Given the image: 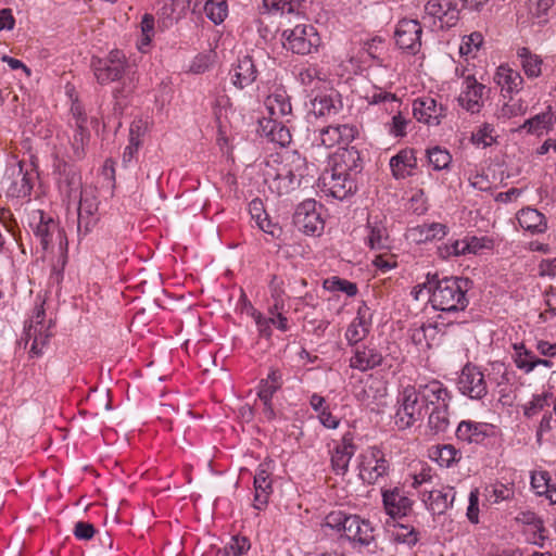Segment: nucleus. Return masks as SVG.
Instances as JSON below:
<instances>
[{
    "mask_svg": "<svg viewBox=\"0 0 556 556\" xmlns=\"http://www.w3.org/2000/svg\"><path fill=\"white\" fill-rule=\"evenodd\" d=\"M425 13L440 23V28H451L459 18V11L453 0H429L425 5Z\"/></svg>",
    "mask_w": 556,
    "mask_h": 556,
    "instance_id": "nucleus-16",
    "label": "nucleus"
},
{
    "mask_svg": "<svg viewBox=\"0 0 556 556\" xmlns=\"http://www.w3.org/2000/svg\"><path fill=\"white\" fill-rule=\"evenodd\" d=\"M514 354L511 355L515 366L523 371L530 374L534 370V361L536 355L533 351L526 348L523 342L513 344Z\"/></svg>",
    "mask_w": 556,
    "mask_h": 556,
    "instance_id": "nucleus-36",
    "label": "nucleus"
},
{
    "mask_svg": "<svg viewBox=\"0 0 556 556\" xmlns=\"http://www.w3.org/2000/svg\"><path fill=\"white\" fill-rule=\"evenodd\" d=\"M359 477L369 484L389 475L390 462L377 446H370L359 455Z\"/></svg>",
    "mask_w": 556,
    "mask_h": 556,
    "instance_id": "nucleus-8",
    "label": "nucleus"
},
{
    "mask_svg": "<svg viewBox=\"0 0 556 556\" xmlns=\"http://www.w3.org/2000/svg\"><path fill=\"white\" fill-rule=\"evenodd\" d=\"M455 495L454 488L444 486L441 490L430 491L428 497L424 501L429 510L433 514L442 515L453 505Z\"/></svg>",
    "mask_w": 556,
    "mask_h": 556,
    "instance_id": "nucleus-31",
    "label": "nucleus"
},
{
    "mask_svg": "<svg viewBox=\"0 0 556 556\" xmlns=\"http://www.w3.org/2000/svg\"><path fill=\"white\" fill-rule=\"evenodd\" d=\"M302 1L303 0H263V7L268 12H280L281 14L287 12L291 14L298 11Z\"/></svg>",
    "mask_w": 556,
    "mask_h": 556,
    "instance_id": "nucleus-47",
    "label": "nucleus"
},
{
    "mask_svg": "<svg viewBox=\"0 0 556 556\" xmlns=\"http://www.w3.org/2000/svg\"><path fill=\"white\" fill-rule=\"evenodd\" d=\"M521 228L532 233H542L546 230L545 216L535 208H522L517 214Z\"/></svg>",
    "mask_w": 556,
    "mask_h": 556,
    "instance_id": "nucleus-33",
    "label": "nucleus"
},
{
    "mask_svg": "<svg viewBox=\"0 0 556 556\" xmlns=\"http://www.w3.org/2000/svg\"><path fill=\"white\" fill-rule=\"evenodd\" d=\"M351 432L343 434L341 442L331 453V468L336 475L344 476L349 470L350 460L355 454L356 446Z\"/></svg>",
    "mask_w": 556,
    "mask_h": 556,
    "instance_id": "nucleus-19",
    "label": "nucleus"
},
{
    "mask_svg": "<svg viewBox=\"0 0 556 556\" xmlns=\"http://www.w3.org/2000/svg\"><path fill=\"white\" fill-rule=\"evenodd\" d=\"M283 376L280 369L271 367L266 378L262 379L257 387V396L260 400H267L281 389Z\"/></svg>",
    "mask_w": 556,
    "mask_h": 556,
    "instance_id": "nucleus-34",
    "label": "nucleus"
},
{
    "mask_svg": "<svg viewBox=\"0 0 556 556\" xmlns=\"http://www.w3.org/2000/svg\"><path fill=\"white\" fill-rule=\"evenodd\" d=\"M494 128L490 124L482 125L477 131H475L471 136L472 142L482 148H486L492 146L495 142V138L493 137Z\"/></svg>",
    "mask_w": 556,
    "mask_h": 556,
    "instance_id": "nucleus-52",
    "label": "nucleus"
},
{
    "mask_svg": "<svg viewBox=\"0 0 556 556\" xmlns=\"http://www.w3.org/2000/svg\"><path fill=\"white\" fill-rule=\"evenodd\" d=\"M416 389L419 393V397L426 406L435 407L443 406V404H450L451 395L443 383L438 380H431L428 383L419 384Z\"/></svg>",
    "mask_w": 556,
    "mask_h": 556,
    "instance_id": "nucleus-26",
    "label": "nucleus"
},
{
    "mask_svg": "<svg viewBox=\"0 0 556 556\" xmlns=\"http://www.w3.org/2000/svg\"><path fill=\"white\" fill-rule=\"evenodd\" d=\"M342 106L341 94L336 90L318 93L312 100V113L318 117L333 116L342 110Z\"/></svg>",
    "mask_w": 556,
    "mask_h": 556,
    "instance_id": "nucleus-24",
    "label": "nucleus"
},
{
    "mask_svg": "<svg viewBox=\"0 0 556 556\" xmlns=\"http://www.w3.org/2000/svg\"><path fill=\"white\" fill-rule=\"evenodd\" d=\"M472 281L463 277H443L427 275L424 286L430 294L429 301L432 307L442 313H458L465 311L469 304L467 292Z\"/></svg>",
    "mask_w": 556,
    "mask_h": 556,
    "instance_id": "nucleus-1",
    "label": "nucleus"
},
{
    "mask_svg": "<svg viewBox=\"0 0 556 556\" xmlns=\"http://www.w3.org/2000/svg\"><path fill=\"white\" fill-rule=\"evenodd\" d=\"M447 233V227L441 223L424 224L414 229L418 241L440 240Z\"/></svg>",
    "mask_w": 556,
    "mask_h": 556,
    "instance_id": "nucleus-40",
    "label": "nucleus"
},
{
    "mask_svg": "<svg viewBox=\"0 0 556 556\" xmlns=\"http://www.w3.org/2000/svg\"><path fill=\"white\" fill-rule=\"evenodd\" d=\"M400 406L394 416V422L400 430L412 427L424 417V407L419 404V393L416 387L406 386L400 393Z\"/></svg>",
    "mask_w": 556,
    "mask_h": 556,
    "instance_id": "nucleus-7",
    "label": "nucleus"
},
{
    "mask_svg": "<svg viewBox=\"0 0 556 556\" xmlns=\"http://www.w3.org/2000/svg\"><path fill=\"white\" fill-rule=\"evenodd\" d=\"M483 43V36L479 31H473L468 36H464L460 47L459 53L462 55H469L476 53Z\"/></svg>",
    "mask_w": 556,
    "mask_h": 556,
    "instance_id": "nucleus-50",
    "label": "nucleus"
},
{
    "mask_svg": "<svg viewBox=\"0 0 556 556\" xmlns=\"http://www.w3.org/2000/svg\"><path fill=\"white\" fill-rule=\"evenodd\" d=\"M381 496L386 514L393 519L406 517L413 509L414 501L397 486L382 489Z\"/></svg>",
    "mask_w": 556,
    "mask_h": 556,
    "instance_id": "nucleus-14",
    "label": "nucleus"
},
{
    "mask_svg": "<svg viewBox=\"0 0 556 556\" xmlns=\"http://www.w3.org/2000/svg\"><path fill=\"white\" fill-rule=\"evenodd\" d=\"M429 164L434 170H442L448 167L452 162V155L445 149L433 147L427 150Z\"/></svg>",
    "mask_w": 556,
    "mask_h": 556,
    "instance_id": "nucleus-45",
    "label": "nucleus"
},
{
    "mask_svg": "<svg viewBox=\"0 0 556 556\" xmlns=\"http://www.w3.org/2000/svg\"><path fill=\"white\" fill-rule=\"evenodd\" d=\"M464 84L465 89L458 97L459 105L471 113L480 112L485 86L478 83L473 76H467Z\"/></svg>",
    "mask_w": 556,
    "mask_h": 556,
    "instance_id": "nucleus-22",
    "label": "nucleus"
},
{
    "mask_svg": "<svg viewBox=\"0 0 556 556\" xmlns=\"http://www.w3.org/2000/svg\"><path fill=\"white\" fill-rule=\"evenodd\" d=\"M337 129H338L339 144H345V146H348L350 142H352L358 132L357 128L354 125H350V124L337 125Z\"/></svg>",
    "mask_w": 556,
    "mask_h": 556,
    "instance_id": "nucleus-61",
    "label": "nucleus"
},
{
    "mask_svg": "<svg viewBox=\"0 0 556 556\" xmlns=\"http://www.w3.org/2000/svg\"><path fill=\"white\" fill-rule=\"evenodd\" d=\"M442 315L438 316V320L434 324H422L424 329L426 330V338H427V349H430L432 344L438 340L439 333L442 331V328L453 324L452 321L445 324L443 320Z\"/></svg>",
    "mask_w": 556,
    "mask_h": 556,
    "instance_id": "nucleus-56",
    "label": "nucleus"
},
{
    "mask_svg": "<svg viewBox=\"0 0 556 556\" xmlns=\"http://www.w3.org/2000/svg\"><path fill=\"white\" fill-rule=\"evenodd\" d=\"M291 121L263 117L258 122V132L267 140L286 147L291 142V132L287 124Z\"/></svg>",
    "mask_w": 556,
    "mask_h": 556,
    "instance_id": "nucleus-18",
    "label": "nucleus"
},
{
    "mask_svg": "<svg viewBox=\"0 0 556 556\" xmlns=\"http://www.w3.org/2000/svg\"><path fill=\"white\" fill-rule=\"evenodd\" d=\"M251 548L250 540L245 536L235 535L215 556H242Z\"/></svg>",
    "mask_w": 556,
    "mask_h": 556,
    "instance_id": "nucleus-39",
    "label": "nucleus"
},
{
    "mask_svg": "<svg viewBox=\"0 0 556 556\" xmlns=\"http://www.w3.org/2000/svg\"><path fill=\"white\" fill-rule=\"evenodd\" d=\"M382 354L374 346H356L354 355L350 359V367L361 371H367L378 367L382 363Z\"/></svg>",
    "mask_w": 556,
    "mask_h": 556,
    "instance_id": "nucleus-27",
    "label": "nucleus"
},
{
    "mask_svg": "<svg viewBox=\"0 0 556 556\" xmlns=\"http://www.w3.org/2000/svg\"><path fill=\"white\" fill-rule=\"evenodd\" d=\"M206 17L215 25L225 21L228 15L227 0H206L203 7Z\"/></svg>",
    "mask_w": 556,
    "mask_h": 556,
    "instance_id": "nucleus-41",
    "label": "nucleus"
},
{
    "mask_svg": "<svg viewBox=\"0 0 556 556\" xmlns=\"http://www.w3.org/2000/svg\"><path fill=\"white\" fill-rule=\"evenodd\" d=\"M409 336L412 342L421 349H427V338L426 330L424 329V325L414 326L409 329Z\"/></svg>",
    "mask_w": 556,
    "mask_h": 556,
    "instance_id": "nucleus-63",
    "label": "nucleus"
},
{
    "mask_svg": "<svg viewBox=\"0 0 556 556\" xmlns=\"http://www.w3.org/2000/svg\"><path fill=\"white\" fill-rule=\"evenodd\" d=\"M318 139L320 140V143L326 148H332L339 144L337 125H329L321 128L318 131Z\"/></svg>",
    "mask_w": 556,
    "mask_h": 556,
    "instance_id": "nucleus-58",
    "label": "nucleus"
},
{
    "mask_svg": "<svg viewBox=\"0 0 556 556\" xmlns=\"http://www.w3.org/2000/svg\"><path fill=\"white\" fill-rule=\"evenodd\" d=\"M535 349L540 355L548 358L556 357V343H551L546 340H538Z\"/></svg>",
    "mask_w": 556,
    "mask_h": 556,
    "instance_id": "nucleus-64",
    "label": "nucleus"
},
{
    "mask_svg": "<svg viewBox=\"0 0 556 556\" xmlns=\"http://www.w3.org/2000/svg\"><path fill=\"white\" fill-rule=\"evenodd\" d=\"M409 121L406 119L401 113L395 114L392 117L391 123L388 125V129L390 135L393 137H404L406 136V128Z\"/></svg>",
    "mask_w": 556,
    "mask_h": 556,
    "instance_id": "nucleus-59",
    "label": "nucleus"
},
{
    "mask_svg": "<svg viewBox=\"0 0 556 556\" xmlns=\"http://www.w3.org/2000/svg\"><path fill=\"white\" fill-rule=\"evenodd\" d=\"M73 533L76 539L88 541L91 540L96 533L93 525L87 521H77L74 526Z\"/></svg>",
    "mask_w": 556,
    "mask_h": 556,
    "instance_id": "nucleus-60",
    "label": "nucleus"
},
{
    "mask_svg": "<svg viewBox=\"0 0 556 556\" xmlns=\"http://www.w3.org/2000/svg\"><path fill=\"white\" fill-rule=\"evenodd\" d=\"M552 122V115L549 113H541L529 119H527L520 129H527L530 134H540L548 127Z\"/></svg>",
    "mask_w": 556,
    "mask_h": 556,
    "instance_id": "nucleus-48",
    "label": "nucleus"
},
{
    "mask_svg": "<svg viewBox=\"0 0 556 556\" xmlns=\"http://www.w3.org/2000/svg\"><path fill=\"white\" fill-rule=\"evenodd\" d=\"M368 307L361 306L357 312V316L352 320L349 325L345 339L348 340L350 345H356L358 342L363 341L370 330V321L368 316Z\"/></svg>",
    "mask_w": 556,
    "mask_h": 556,
    "instance_id": "nucleus-29",
    "label": "nucleus"
},
{
    "mask_svg": "<svg viewBox=\"0 0 556 556\" xmlns=\"http://www.w3.org/2000/svg\"><path fill=\"white\" fill-rule=\"evenodd\" d=\"M321 210L323 205L313 199L301 202L293 215L294 225L305 235L319 236L325 227Z\"/></svg>",
    "mask_w": 556,
    "mask_h": 556,
    "instance_id": "nucleus-9",
    "label": "nucleus"
},
{
    "mask_svg": "<svg viewBox=\"0 0 556 556\" xmlns=\"http://www.w3.org/2000/svg\"><path fill=\"white\" fill-rule=\"evenodd\" d=\"M135 128L139 130V126L137 124H131L130 126V134H129V143L125 147L123 152V164L126 166L129 164L134 156L137 154L138 149L140 147V139L139 134H135Z\"/></svg>",
    "mask_w": 556,
    "mask_h": 556,
    "instance_id": "nucleus-51",
    "label": "nucleus"
},
{
    "mask_svg": "<svg viewBox=\"0 0 556 556\" xmlns=\"http://www.w3.org/2000/svg\"><path fill=\"white\" fill-rule=\"evenodd\" d=\"M351 516L341 510L331 511L325 517L324 526L345 534Z\"/></svg>",
    "mask_w": 556,
    "mask_h": 556,
    "instance_id": "nucleus-49",
    "label": "nucleus"
},
{
    "mask_svg": "<svg viewBox=\"0 0 556 556\" xmlns=\"http://www.w3.org/2000/svg\"><path fill=\"white\" fill-rule=\"evenodd\" d=\"M270 463L264 462L260 464L254 476L255 494L253 506L257 510H262L267 506L269 496L273 493V480L269 471Z\"/></svg>",
    "mask_w": 556,
    "mask_h": 556,
    "instance_id": "nucleus-17",
    "label": "nucleus"
},
{
    "mask_svg": "<svg viewBox=\"0 0 556 556\" xmlns=\"http://www.w3.org/2000/svg\"><path fill=\"white\" fill-rule=\"evenodd\" d=\"M352 156L351 152H344L333 159L330 168H326L318 178V187L327 197L343 200L356 191V184L351 176V168L345 157Z\"/></svg>",
    "mask_w": 556,
    "mask_h": 556,
    "instance_id": "nucleus-2",
    "label": "nucleus"
},
{
    "mask_svg": "<svg viewBox=\"0 0 556 556\" xmlns=\"http://www.w3.org/2000/svg\"><path fill=\"white\" fill-rule=\"evenodd\" d=\"M552 397L553 394L551 392L534 394L528 403L522 405L523 416L527 418H533L549 405V400Z\"/></svg>",
    "mask_w": 556,
    "mask_h": 556,
    "instance_id": "nucleus-43",
    "label": "nucleus"
},
{
    "mask_svg": "<svg viewBox=\"0 0 556 556\" xmlns=\"http://www.w3.org/2000/svg\"><path fill=\"white\" fill-rule=\"evenodd\" d=\"M393 538L396 543L413 547L419 541V532L413 526L397 523L394 526Z\"/></svg>",
    "mask_w": 556,
    "mask_h": 556,
    "instance_id": "nucleus-44",
    "label": "nucleus"
},
{
    "mask_svg": "<svg viewBox=\"0 0 556 556\" xmlns=\"http://www.w3.org/2000/svg\"><path fill=\"white\" fill-rule=\"evenodd\" d=\"M422 27L417 20H401L395 27L396 46L409 54H417L421 48Z\"/></svg>",
    "mask_w": 556,
    "mask_h": 556,
    "instance_id": "nucleus-11",
    "label": "nucleus"
},
{
    "mask_svg": "<svg viewBox=\"0 0 556 556\" xmlns=\"http://www.w3.org/2000/svg\"><path fill=\"white\" fill-rule=\"evenodd\" d=\"M364 241L370 250L383 251L390 249V237L386 225L378 216H369L365 227Z\"/></svg>",
    "mask_w": 556,
    "mask_h": 556,
    "instance_id": "nucleus-20",
    "label": "nucleus"
},
{
    "mask_svg": "<svg viewBox=\"0 0 556 556\" xmlns=\"http://www.w3.org/2000/svg\"><path fill=\"white\" fill-rule=\"evenodd\" d=\"M324 288L331 292H343L349 296H354L357 293L356 283L339 277L326 279L324 281Z\"/></svg>",
    "mask_w": 556,
    "mask_h": 556,
    "instance_id": "nucleus-46",
    "label": "nucleus"
},
{
    "mask_svg": "<svg viewBox=\"0 0 556 556\" xmlns=\"http://www.w3.org/2000/svg\"><path fill=\"white\" fill-rule=\"evenodd\" d=\"M35 237L39 240L42 250H48L55 235L62 240L58 223L42 211H36L29 223Z\"/></svg>",
    "mask_w": 556,
    "mask_h": 556,
    "instance_id": "nucleus-15",
    "label": "nucleus"
},
{
    "mask_svg": "<svg viewBox=\"0 0 556 556\" xmlns=\"http://www.w3.org/2000/svg\"><path fill=\"white\" fill-rule=\"evenodd\" d=\"M306 161L296 151L283 155L281 166L277 169L269 187L278 194H287L298 188L306 175Z\"/></svg>",
    "mask_w": 556,
    "mask_h": 556,
    "instance_id": "nucleus-3",
    "label": "nucleus"
},
{
    "mask_svg": "<svg viewBox=\"0 0 556 556\" xmlns=\"http://www.w3.org/2000/svg\"><path fill=\"white\" fill-rule=\"evenodd\" d=\"M269 118L291 121L293 117L290 97L282 88H276L265 100Z\"/></svg>",
    "mask_w": 556,
    "mask_h": 556,
    "instance_id": "nucleus-21",
    "label": "nucleus"
},
{
    "mask_svg": "<svg viewBox=\"0 0 556 556\" xmlns=\"http://www.w3.org/2000/svg\"><path fill=\"white\" fill-rule=\"evenodd\" d=\"M495 81L501 87L504 97L519 92L523 87V78L520 73L508 66L501 65L495 74Z\"/></svg>",
    "mask_w": 556,
    "mask_h": 556,
    "instance_id": "nucleus-28",
    "label": "nucleus"
},
{
    "mask_svg": "<svg viewBox=\"0 0 556 556\" xmlns=\"http://www.w3.org/2000/svg\"><path fill=\"white\" fill-rule=\"evenodd\" d=\"M431 455L440 466L446 468L459 462L462 457L460 452L456 450L452 444L437 446Z\"/></svg>",
    "mask_w": 556,
    "mask_h": 556,
    "instance_id": "nucleus-42",
    "label": "nucleus"
},
{
    "mask_svg": "<svg viewBox=\"0 0 556 556\" xmlns=\"http://www.w3.org/2000/svg\"><path fill=\"white\" fill-rule=\"evenodd\" d=\"M282 39L287 50L301 55L316 51L320 45V37L315 27L307 24H298L292 29H285Z\"/></svg>",
    "mask_w": 556,
    "mask_h": 556,
    "instance_id": "nucleus-5",
    "label": "nucleus"
},
{
    "mask_svg": "<svg viewBox=\"0 0 556 556\" xmlns=\"http://www.w3.org/2000/svg\"><path fill=\"white\" fill-rule=\"evenodd\" d=\"M17 176L20 177V182H14L11 188V193L16 197H26L29 195L33 189L30 184V179L26 173L23 172L22 166L20 165L17 168Z\"/></svg>",
    "mask_w": 556,
    "mask_h": 556,
    "instance_id": "nucleus-54",
    "label": "nucleus"
},
{
    "mask_svg": "<svg viewBox=\"0 0 556 556\" xmlns=\"http://www.w3.org/2000/svg\"><path fill=\"white\" fill-rule=\"evenodd\" d=\"M457 388L462 394L472 400H480L488 393V386L484 375L476 366L467 364L460 372Z\"/></svg>",
    "mask_w": 556,
    "mask_h": 556,
    "instance_id": "nucleus-12",
    "label": "nucleus"
},
{
    "mask_svg": "<svg viewBox=\"0 0 556 556\" xmlns=\"http://www.w3.org/2000/svg\"><path fill=\"white\" fill-rule=\"evenodd\" d=\"M54 321L46 318L43 303L34 308L33 315L25 327L24 337L26 344L30 342L29 353L33 356H40L43 348L53 336Z\"/></svg>",
    "mask_w": 556,
    "mask_h": 556,
    "instance_id": "nucleus-4",
    "label": "nucleus"
},
{
    "mask_svg": "<svg viewBox=\"0 0 556 556\" xmlns=\"http://www.w3.org/2000/svg\"><path fill=\"white\" fill-rule=\"evenodd\" d=\"M414 117L428 126H438L446 116V108L432 97H420L413 102Z\"/></svg>",
    "mask_w": 556,
    "mask_h": 556,
    "instance_id": "nucleus-13",
    "label": "nucleus"
},
{
    "mask_svg": "<svg viewBox=\"0 0 556 556\" xmlns=\"http://www.w3.org/2000/svg\"><path fill=\"white\" fill-rule=\"evenodd\" d=\"M549 480L551 477L547 471L533 472L531 476V486L536 492V494L547 495V492L551 489Z\"/></svg>",
    "mask_w": 556,
    "mask_h": 556,
    "instance_id": "nucleus-55",
    "label": "nucleus"
},
{
    "mask_svg": "<svg viewBox=\"0 0 556 556\" xmlns=\"http://www.w3.org/2000/svg\"><path fill=\"white\" fill-rule=\"evenodd\" d=\"M344 535L348 540L363 546H368L375 539L374 527L370 521L362 519L357 515H352L350 517Z\"/></svg>",
    "mask_w": 556,
    "mask_h": 556,
    "instance_id": "nucleus-25",
    "label": "nucleus"
},
{
    "mask_svg": "<svg viewBox=\"0 0 556 556\" xmlns=\"http://www.w3.org/2000/svg\"><path fill=\"white\" fill-rule=\"evenodd\" d=\"M392 175L396 179H405L413 175V170L417 167V157L414 150L404 149L390 160Z\"/></svg>",
    "mask_w": 556,
    "mask_h": 556,
    "instance_id": "nucleus-30",
    "label": "nucleus"
},
{
    "mask_svg": "<svg viewBox=\"0 0 556 556\" xmlns=\"http://www.w3.org/2000/svg\"><path fill=\"white\" fill-rule=\"evenodd\" d=\"M428 427L434 433L445 432L450 427L448 405L435 406L432 408L429 418Z\"/></svg>",
    "mask_w": 556,
    "mask_h": 556,
    "instance_id": "nucleus-37",
    "label": "nucleus"
},
{
    "mask_svg": "<svg viewBox=\"0 0 556 556\" xmlns=\"http://www.w3.org/2000/svg\"><path fill=\"white\" fill-rule=\"evenodd\" d=\"M232 83L235 86L243 89L252 85L256 78L258 71L251 55H244L238 60V64L233 70Z\"/></svg>",
    "mask_w": 556,
    "mask_h": 556,
    "instance_id": "nucleus-32",
    "label": "nucleus"
},
{
    "mask_svg": "<svg viewBox=\"0 0 556 556\" xmlns=\"http://www.w3.org/2000/svg\"><path fill=\"white\" fill-rule=\"evenodd\" d=\"M493 434V426L485 422L463 420L456 429V438L465 443L480 444Z\"/></svg>",
    "mask_w": 556,
    "mask_h": 556,
    "instance_id": "nucleus-23",
    "label": "nucleus"
},
{
    "mask_svg": "<svg viewBox=\"0 0 556 556\" xmlns=\"http://www.w3.org/2000/svg\"><path fill=\"white\" fill-rule=\"evenodd\" d=\"M439 251L443 257L460 256L468 254V244L464 239L455 240L453 243L440 248Z\"/></svg>",
    "mask_w": 556,
    "mask_h": 556,
    "instance_id": "nucleus-57",
    "label": "nucleus"
},
{
    "mask_svg": "<svg viewBox=\"0 0 556 556\" xmlns=\"http://www.w3.org/2000/svg\"><path fill=\"white\" fill-rule=\"evenodd\" d=\"M269 290L273 300L276 301V307H279L281 300H283L285 296L283 280L274 275L269 282Z\"/></svg>",
    "mask_w": 556,
    "mask_h": 556,
    "instance_id": "nucleus-62",
    "label": "nucleus"
},
{
    "mask_svg": "<svg viewBox=\"0 0 556 556\" xmlns=\"http://www.w3.org/2000/svg\"><path fill=\"white\" fill-rule=\"evenodd\" d=\"M98 208L97 190L91 186L81 189L77 207V227L79 232L88 233L92 229L98 220Z\"/></svg>",
    "mask_w": 556,
    "mask_h": 556,
    "instance_id": "nucleus-10",
    "label": "nucleus"
},
{
    "mask_svg": "<svg viewBox=\"0 0 556 556\" xmlns=\"http://www.w3.org/2000/svg\"><path fill=\"white\" fill-rule=\"evenodd\" d=\"M517 56L520 59L521 67L529 78H536L542 73L543 60L534 54L529 48L522 47L517 50Z\"/></svg>",
    "mask_w": 556,
    "mask_h": 556,
    "instance_id": "nucleus-35",
    "label": "nucleus"
},
{
    "mask_svg": "<svg viewBox=\"0 0 556 556\" xmlns=\"http://www.w3.org/2000/svg\"><path fill=\"white\" fill-rule=\"evenodd\" d=\"M84 188L80 175L72 169L65 173L60 181V190L68 200H76Z\"/></svg>",
    "mask_w": 556,
    "mask_h": 556,
    "instance_id": "nucleus-38",
    "label": "nucleus"
},
{
    "mask_svg": "<svg viewBox=\"0 0 556 556\" xmlns=\"http://www.w3.org/2000/svg\"><path fill=\"white\" fill-rule=\"evenodd\" d=\"M76 129L73 137V148L75 155L81 157L84 154V144L89 140V132L81 121H76Z\"/></svg>",
    "mask_w": 556,
    "mask_h": 556,
    "instance_id": "nucleus-53",
    "label": "nucleus"
},
{
    "mask_svg": "<svg viewBox=\"0 0 556 556\" xmlns=\"http://www.w3.org/2000/svg\"><path fill=\"white\" fill-rule=\"evenodd\" d=\"M127 65L126 55L117 49L110 51L105 58L93 56L90 62L94 77L101 85L119 80Z\"/></svg>",
    "mask_w": 556,
    "mask_h": 556,
    "instance_id": "nucleus-6",
    "label": "nucleus"
}]
</instances>
